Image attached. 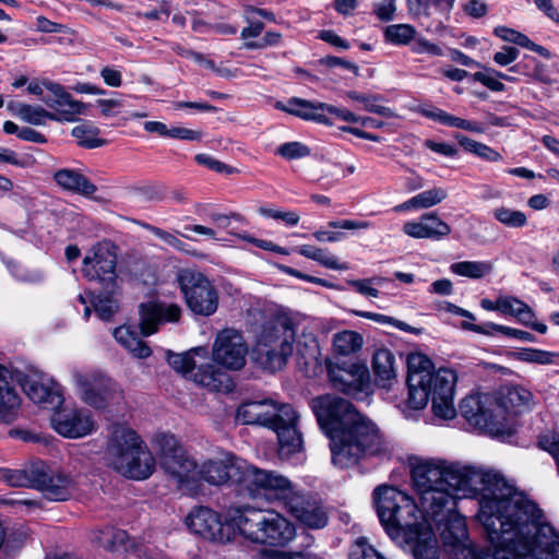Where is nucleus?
<instances>
[{
	"instance_id": "nucleus-1",
	"label": "nucleus",
	"mask_w": 559,
	"mask_h": 559,
	"mask_svg": "<svg viewBox=\"0 0 559 559\" xmlns=\"http://www.w3.org/2000/svg\"><path fill=\"white\" fill-rule=\"evenodd\" d=\"M412 481L421 511L412 497L388 485L373 490V502L385 533L414 559L440 558L438 538L423 513L438 515L476 491L477 519L491 546L486 559H559V533L500 473L427 459L413 465Z\"/></svg>"
},
{
	"instance_id": "nucleus-2",
	"label": "nucleus",
	"mask_w": 559,
	"mask_h": 559,
	"mask_svg": "<svg viewBox=\"0 0 559 559\" xmlns=\"http://www.w3.org/2000/svg\"><path fill=\"white\" fill-rule=\"evenodd\" d=\"M311 408L320 428L330 438L332 463L335 466L348 468L385 450L378 427L349 401L325 394L314 397Z\"/></svg>"
},
{
	"instance_id": "nucleus-3",
	"label": "nucleus",
	"mask_w": 559,
	"mask_h": 559,
	"mask_svg": "<svg viewBox=\"0 0 559 559\" xmlns=\"http://www.w3.org/2000/svg\"><path fill=\"white\" fill-rule=\"evenodd\" d=\"M201 480L215 486L235 484L251 498L263 496L266 486H272V481L278 487L284 484V480L275 478V472L258 468L231 453L198 467V484Z\"/></svg>"
},
{
	"instance_id": "nucleus-4",
	"label": "nucleus",
	"mask_w": 559,
	"mask_h": 559,
	"mask_svg": "<svg viewBox=\"0 0 559 559\" xmlns=\"http://www.w3.org/2000/svg\"><path fill=\"white\" fill-rule=\"evenodd\" d=\"M105 455L109 466L131 479H146L155 469V459L146 444L124 425L111 426Z\"/></svg>"
},
{
	"instance_id": "nucleus-5",
	"label": "nucleus",
	"mask_w": 559,
	"mask_h": 559,
	"mask_svg": "<svg viewBox=\"0 0 559 559\" xmlns=\"http://www.w3.org/2000/svg\"><path fill=\"white\" fill-rule=\"evenodd\" d=\"M275 478L284 480L281 487L273 481L266 486L263 496L267 499H276L284 502L286 510L304 526L311 530H320L326 526L329 515L325 508L317 500L295 492L290 481L275 473Z\"/></svg>"
},
{
	"instance_id": "nucleus-6",
	"label": "nucleus",
	"mask_w": 559,
	"mask_h": 559,
	"mask_svg": "<svg viewBox=\"0 0 559 559\" xmlns=\"http://www.w3.org/2000/svg\"><path fill=\"white\" fill-rule=\"evenodd\" d=\"M71 378L81 401L93 408L104 409L121 397L117 382L99 370L74 367Z\"/></svg>"
},
{
	"instance_id": "nucleus-7",
	"label": "nucleus",
	"mask_w": 559,
	"mask_h": 559,
	"mask_svg": "<svg viewBox=\"0 0 559 559\" xmlns=\"http://www.w3.org/2000/svg\"><path fill=\"white\" fill-rule=\"evenodd\" d=\"M159 451L160 467L176 483L177 487H193L198 484V465L189 457L174 435L159 433L155 437Z\"/></svg>"
},
{
	"instance_id": "nucleus-8",
	"label": "nucleus",
	"mask_w": 559,
	"mask_h": 559,
	"mask_svg": "<svg viewBox=\"0 0 559 559\" xmlns=\"http://www.w3.org/2000/svg\"><path fill=\"white\" fill-rule=\"evenodd\" d=\"M177 282L188 308L194 314L209 317L217 310V290L203 273L183 269L178 272Z\"/></svg>"
},
{
	"instance_id": "nucleus-9",
	"label": "nucleus",
	"mask_w": 559,
	"mask_h": 559,
	"mask_svg": "<svg viewBox=\"0 0 559 559\" xmlns=\"http://www.w3.org/2000/svg\"><path fill=\"white\" fill-rule=\"evenodd\" d=\"M116 264L115 247L109 242H99L83 259L82 273L88 281L97 282L103 290L119 293Z\"/></svg>"
},
{
	"instance_id": "nucleus-10",
	"label": "nucleus",
	"mask_w": 559,
	"mask_h": 559,
	"mask_svg": "<svg viewBox=\"0 0 559 559\" xmlns=\"http://www.w3.org/2000/svg\"><path fill=\"white\" fill-rule=\"evenodd\" d=\"M34 476L33 489L38 490L49 501H67L76 490L74 477L61 469L38 460L37 467L32 472Z\"/></svg>"
},
{
	"instance_id": "nucleus-11",
	"label": "nucleus",
	"mask_w": 559,
	"mask_h": 559,
	"mask_svg": "<svg viewBox=\"0 0 559 559\" xmlns=\"http://www.w3.org/2000/svg\"><path fill=\"white\" fill-rule=\"evenodd\" d=\"M429 386L432 411L442 419H452L456 415L454 391L457 376L449 368H440L425 380Z\"/></svg>"
},
{
	"instance_id": "nucleus-12",
	"label": "nucleus",
	"mask_w": 559,
	"mask_h": 559,
	"mask_svg": "<svg viewBox=\"0 0 559 559\" xmlns=\"http://www.w3.org/2000/svg\"><path fill=\"white\" fill-rule=\"evenodd\" d=\"M20 384L27 397L44 408L57 409L63 404L61 386L48 374L29 371L20 378Z\"/></svg>"
},
{
	"instance_id": "nucleus-13",
	"label": "nucleus",
	"mask_w": 559,
	"mask_h": 559,
	"mask_svg": "<svg viewBox=\"0 0 559 559\" xmlns=\"http://www.w3.org/2000/svg\"><path fill=\"white\" fill-rule=\"evenodd\" d=\"M247 344L242 335L234 329L221 331L213 345V360L229 370H240L246 365Z\"/></svg>"
},
{
	"instance_id": "nucleus-14",
	"label": "nucleus",
	"mask_w": 559,
	"mask_h": 559,
	"mask_svg": "<svg viewBox=\"0 0 559 559\" xmlns=\"http://www.w3.org/2000/svg\"><path fill=\"white\" fill-rule=\"evenodd\" d=\"M533 400L532 393L520 385H508L499 390L493 396L492 406L495 407V420L499 435L508 429L510 416L518 415L530 407Z\"/></svg>"
},
{
	"instance_id": "nucleus-15",
	"label": "nucleus",
	"mask_w": 559,
	"mask_h": 559,
	"mask_svg": "<svg viewBox=\"0 0 559 559\" xmlns=\"http://www.w3.org/2000/svg\"><path fill=\"white\" fill-rule=\"evenodd\" d=\"M329 379L334 389L353 396L366 391L369 385L368 368L360 362L329 364Z\"/></svg>"
},
{
	"instance_id": "nucleus-16",
	"label": "nucleus",
	"mask_w": 559,
	"mask_h": 559,
	"mask_svg": "<svg viewBox=\"0 0 559 559\" xmlns=\"http://www.w3.org/2000/svg\"><path fill=\"white\" fill-rule=\"evenodd\" d=\"M189 530L204 539L225 543L230 539V528L221 515L207 507H197L186 518Z\"/></svg>"
},
{
	"instance_id": "nucleus-17",
	"label": "nucleus",
	"mask_w": 559,
	"mask_h": 559,
	"mask_svg": "<svg viewBox=\"0 0 559 559\" xmlns=\"http://www.w3.org/2000/svg\"><path fill=\"white\" fill-rule=\"evenodd\" d=\"M270 509H257L250 506L231 508L228 520L238 528L239 533L255 544L264 542Z\"/></svg>"
},
{
	"instance_id": "nucleus-18",
	"label": "nucleus",
	"mask_w": 559,
	"mask_h": 559,
	"mask_svg": "<svg viewBox=\"0 0 559 559\" xmlns=\"http://www.w3.org/2000/svg\"><path fill=\"white\" fill-rule=\"evenodd\" d=\"M50 421L52 428L66 438L76 439L91 435L96 424L90 411L84 408H57Z\"/></svg>"
},
{
	"instance_id": "nucleus-19",
	"label": "nucleus",
	"mask_w": 559,
	"mask_h": 559,
	"mask_svg": "<svg viewBox=\"0 0 559 559\" xmlns=\"http://www.w3.org/2000/svg\"><path fill=\"white\" fill-rule=\"evenodd\" d=\"M492 403L493 396L488 394L468 395L461 401L459 409L471 425L491 435H499Z\"/></svg>"
},
{
	"instance_id": "nucleus-20",
	"label": "nucleus",
	"mask_w": 559,
	"mask_h": 559,
	"mask_svg": "<svg viewBox=\"0 0 559 559\" xmlns=\"http://www.w3.org/2000/svg\"><path fill=\"white\" fill-rule=\"evenodd\" d=\"M43 85L50 92V95L43 97V102L55 110L53 121H74L78 115L84 112L86 105L75 100L61 84L46 80Z\"/></svg>"
},
{
	"instance_id": "nucleus-21",
	"label": "nucleus",
	"mask_w": 559,
	"mask_h": 559,
	"mask_svg": "<svg viewBox=\"0 0 559 559\" xmlns=\"http://www.w3.org/2000/svg\"><path fill=\"white\" fill-rule=\"evenodd\" d=\"M297 419L298 416L294 407L289 404H283L278 417L270 427L277 435L282 453L290 454L301 449L302 440L297 430Z\"/></svg>"
},
{
	"instance_id": "nucleus-22",
	"label": "nucleus",
	"mask_w": 559,
	"mask_h": 559,
	"mask_svg": "<svg viewBox=\"0 0 559 559\" xmlns=\"http://www.w3.org/2000/svg\"><path fill=\"white\" fill-rule=\"evenodd\" d=\"M282 405L273 400L248 401L239 405L236 420L243 425L271 427L282 411Z\"/></svg>"
},
{
	"instance_id": "nucleus-23",
	"label": "nucleus",
	"mask_w": 559,
	"mask_h": 559,
	"mask_svg": "<svg viewBox=\"0 0 559 559\" xmlns=\"http://www.w3.org/2000/svg\"><path fill=\"white\" fill-rule=\"evenodd\" d=\"M140 313V329L144 336L155 333L158 324L163 321L175 322L180 318L181 309L178 305L158 304L148 301L141 304L139 307Z\"/></svg>"
},
{
	"instance_id": "nucleus-24",
	"label": "nucleus",
	"mask_w": 559,
	"mask_h": 559,
	"mask_svg": "<svg viewBox=\"0 0 559 559\" xmlns=\"http://www.w3.org/2000/svg\"><path fill=\"white\" fill-rule=\"evenodd\" d=\"M403 231L415 239L440 240L451 234V227L436 212L423 214L418 221L406 222Z\"/></svg>"
},
{
	"instance_id": "nucleus-25",
	"label": "nucleus",
	"mask_w": 559,
	"mask_h": 559,
	"mask_svg": "<svg viewBox=\"0 0 559 559\" xmlns=\"http://www.w3.org/2000/svg\"><path fill=\"white\" fill-rule=\"evenodd\" d=\"M455 508L456 503L453 509L443 510L438 515H426L431 518L439 525L443 523L441 536L444 544L456 548L464 546V543L467 539V527L465 518L456 513Z\"/></svg>"
},
{
	"instance_id": "nucleus-26",
	"label": "nucleus",
	"mask_w": 559,
	"mask_h": 559,
	"mask_svg": "<svg viewBox=\"0 0 559 559\" xmlns=\"http://www.w3.org/2000/svg\"><path fill=\"white\" fill-rule=\"evenodd\" d=\"M286 341L294 347L295 329L294 323L288 319H276L267 321L263 324L262 331L259 334L255 347H281L284 346Z\"/></svg>"
},
{
	"instance_id": "nucleus-27",
	"label": "nucleus",
	"mask_w": 559,
	"mask_h": 559,
	"mask_svg": "<svg viewBox=\"0 0 559 559\" xmlns=\"http://www.w3.org/2000/svg\"><path fill=\"white\" fill-rule=\"evenodd\" d=\"M275 108L304 120H311L323 124H332L330 119L325 116V103L310 102L299 97H290L286 103L276 102Z\"/></svg>"
},
{
	"instance_id": "nucleus-28",
	"label": "nucleus",
	"mask_w": 559,
	"mask_h": 559,
	"mask_svg": "<svg viewBox=\"0 0 559 559\" xmlns=\"http://www.w3.org/2000/svg\"><path fill=\"white\" fill-rule=\"evenodd\" d=\"M21 399L13 384L12 373L0 365V420L13 421L19 413Z\"/></svg>"
},
{
	"instance_id": "nucleus-29",
	"label": "nucleus",
	"mask_w": 559,
	"mask_h": 559,
	"mask_svg": "<svg viewBox=\"0 0 559 559\" xmlns=\"http://www.w3.org/2000/svg\"><path fill=\"white\" fill-rule=\"evenodd\" d=\"M189 378L211 391H230L234 386L229 376L212 364L195 367Z\"/></svg>"
},
{
	"instance_id": "nucleus-30",
	"label": "nucleus",
	"mask_w": 559,
	"mask_h": 559,
	"mask_svg": "<svg viewBox=\"0 0 559 559\" xmlns=\"http://www.w3.org/2000/svg\"><path fill=\"white\" fill-rule=\"evenodd\" d=\"M295 526L283 515L270 510L263 545L285 546L295 537Z\"/></svg>"
},
{
	"instance_id": "nucleus-31",
	"label": "nucleus",
	"mask_w": 559,
	"mask_h": 559,
	"mask_svg": "<svg viewBox=\"0 0 559 559\" xmlns=\"http://www.w3.org/2000/svg\"><path fill=\"white\" fill-rule=\"evenodd\" d=\"M91 542L111 552L127 551L133 546L126 531L111 526L94 530L91 534Z\"/></svg>"
},
{
	"instance_id": "nucleus-32",
	"label": "nucleus",
	"mask_w": 559,
	"mask_h": 559,
	"mask_svg": "<svg viewBox=\"0 0 559 559\" xmlns=\"http://www.w3.org/2000/svg\"><path fill=\"white\" fill-rule=\"evenodd\" d=\"M292 354L293 346L284 341L283 348L255 347L254 359L257 364L264 370L275 372L281 370L287 364V360Z\"/></svg>"
},
{
	"instance_id": "nucleus-33",
	"label": "nucleus",
	"mask_w": 559,
	"mask_h": 559,
	"mask_svg": "<svg viewBox=\"0 0 559 559\" xmlns=\"http://www.w3.org/2000/svg\"><path fill=\"white\" fill-rule=\"evenodd\" d=\"M372 370L379 385L385 388L396 377L395 355L388 348L381 347L372 355Z\"/></svg>"
},
{
	"instance_id": "nucleus-34",
	"label": "nucleus",
	"mask_w": 559,
	"mask_h": 559,
	"mask_svg": "<svg viewBox=\"0 0 559 559\" xmlns=\"http://www.w3.org/2000/svg\"><path fill=\"white\" fill-rule=\"evenodd\" d=\"M418 111L421 116L437 121L443 126L459 128L475 133H483L485 131V128L481 123L450 115L449 112L437 107H420Z\"/></svg>"
},
{
	"instance_id": "nucleus-35",
	"label": "nucleus",
	"mask_w": 559,
	"mask_h": 559,
	"mask_svg": "<svg viewBox=\"0 0 559 559\" xmlns=\"http://www.w3.org/2000/svg\"><path fill=\"white\" fill-rule=\"evenodd\" d=\"M56 182L66 190L90 197L97 190L84 175L73 169H60L55 174Z\"/></svg>"
},
{
	"instance_id": "nucleus-36",
	"label": "nucleus",
	"mask_w": 559,
	"mask_h": 559,
	"mask_svg": "<svg viewBox=\"0 0 559 559\" xmlns=\"http://www.w3.org/2000/svg\"><path fill=\"white\" fill-rule=\"evenodd\" d=\"M114 337L136 358H147L152 354L148 345L130 326L115 329Z\"/></svg>"
},
{
	"instance_id": "nucleus-37",
	"label": "nucleus",
	"mask_w": 559,
	"mask_h": 559,
	"mask_svg": "<svg viewBox=\"0 0 559 559\" xmlns=\"http://www.w3.org/2000/svg\"><path fill=\"white\" fill-rule=\"evenodd\" d=\"M448 198V192L443 188L435 187L432 189L425 190L415 197L408 199L402 204L395 207V211H407L411 209H428L433 205L441 203Z\"/></svg>"
},
{
	"instance_id": "nucleus-38",
	"label": "nucleus",
	"mask_w": 559,
	"mask_h": 559,
	"mask_svg": "<svg viewBox=\"0 0 559 559\" xmlns=\"http://www.w3.org/2000/svg\"><path fill=\"white\" fill-rule=\"evenodd\" d=\"M206 355L207 350L204 347H195L182 354H175L168 350L166 358L169 366L176 372L190 377L191 372L195 369L194 356L206 358Z\"/></svg>"
},
{
	"instance_id": "nucleus-39",
	"label": "nucleus",
	"mask_w": 559,
	"mask_h": 559,
	"mask_svg": "<svg viewBox=\"0 0 559 559\" xmlns=\"http://www.w3.org/2000/svg\"><path fill=\"white\" fill-rule=\"evenodd\" d=\"M362 344V336L355 331L344 330L333 336V350L338 356L355 355L361 349Z\"/></svg>"
},
{
	"instance_id": "nucleus-40",
	"label": "nucleus",
	"mask_w": 559,
	"mask_h": 559,
	"mask_svg": "<svg viewBox=\"0 0 559 559\" xmlns=\"http://www.w3.org/2000/svg\"><path fill=\"white\" fill-rule=\"evenodd\" d=\"M421 376H407L408 397L407 405L413 409H423L431 400L429 386Z\"/></svg>"
},
{
	"instance_id": "nucleus-41",
	"label": "nucleus",
	"mask_w": 559,
	"mask_h": 559,
	"mask_svg": "<svg viewBox=\"0 0 559 559\" xmlns=\"http://www.w3.org/2000/svg\"><path fill=\"white\" fill-rule=\"evenodd\" d=\"M499 312L515 317L521 323L528 325L534 312L524 301L512 296L499 297Z\"/></svg>"
},
{
	"instance_id": "nucleus-42",
	"label": "nucleus",
	"mask_w": 559,
	"mask_h": 559,
	"mask_svg": "<svg viewBox=\"0 0 559 559\" xmlns=\"http://www.w3.org/2000/svg\"><path fill=\"white\" fill-rule=\"evenodd\" d=\"M489 261H461L450 265V271L459 276L479 280L492 272Z\"/></svg>"
},
{
	"instance_id": "nucleus-43",
	"label": "nucleus",
	"mask_w": 559,
	"mask_h": 559,
	"mask_svg": "<svg viewBox=\"0 0 559 559\" xmlns=\"http://www.w3.org/2000/svg\"><path fill=\"white\" fill-rule=\"evenodd\" d=\"M118 293H110L103 290L98 295L90 293L91 302L99 319L109 321L112 316L118 311L119 304L116 295Z\"/></svg>"
},
{
	"instance_id": "nucleus-44",
	"label": "nucleus",
	"mask_w": 559,
	"mask_h": 559,
	"mask_svg": "<svg viewBox=\"0 0 559 559\" xmlns=\"http://www.w3.org/2000/svg\"><path fill=\"white\" fill-rule=\"evenodd\" d=\"M37 467V461L32 462L23 469L0 468V478L11 487L33 488L34 476L32 472Z\"/></svg>"
},
{
	"instance_id": "nucleus-45",
	"label": "nucleus",
	"mask_w": 559,
	"mask_h": 559,
	"mask_svg": "<svg viewBox=\"0 0 559 559\" xmlns=\"http://www.w3.org/2000/svg\"><path fill=\"white\" fill-rule=\"evenodd\" d=\"M99 133V129L90 122L76 126L71 131V134L76 139L78 144L87 148L100 147L107 143L106 140L98 138Z\"/></svg>"
},
{
	"instance_id": "nucleus-46",
	"label": "nucleus",
	"mask_w": 559,
	"mask_h": 559,
	"mask_svg": "<svg viewBox=\"0 0 559 559\" xmlns=\"http://www.w3.org/2000/svg\"><path fill=\"white\" fill-rule=\"evenodd\" d=\"M302 257L317 261L321 265L330 270H346L345 264L338 263L337 259L330 254L325 249L317 248L310 245H302L297 249Z\"/></svg>"
},
{
	"instance_id": "nucleus-47",
	"label": "nucleus",
	"mask_w": 559,
	"mask_h": 559,
	"mask_svg": "<svg viewBox=\"0 0 559 559\" xmlns=\"http://www.w3.org/2000/svg\"><path fill=\"white\" fill-rule=\"evenodd\" d=\"M14 114L21 120L35 126H43L47 119L51 120L56 118L52 116L51 111H47L40 106H32L23 103L15 105Z\"/></svg>"
},
{
	"instance_id": "nucleus-48",
	"label": "nucleus",
	"mask_w": 559,
	"mask_h": 559,
	"mask_svg": "<svg viewBox=\"0 0 559 559\" xmlns=\"http://www.w3.org/2000/svg\"><path fill=\"white\" fill-rule=\"evenodd\" d=\"M455 139L466 152L473 153L485 160L498 162L502 158L501 154L495 151L493 148L489 147L484 143L477 142L471 138H467L463 134H456Z\"/></svg>"
},
{
	"instance_id": "nucleus-49",
	"label": "nucleus",
	"mask_w": 559,
	"mask_h": 559,
	"mask_svg": "<svg viewBox=\"0 0 559 559\" xmlns=\"http://www.w3.org/2000/svg\"><path fill=\"white\" fill-rule=\"evenodd\" d=\"M492 216L499 223L510 228H521L527 224V217L524 212L506 206L493 209Z\"/></svg>"
},
{
	"instance_id": "nucleus-50",
	"label": "nucleus",
	"mask_w": 559,
	"mask_h": 559,
	"mask_svg": "<svg viewBox=\"0 0 559 559\" xmlns=\"http://www.w3.org/2000/svg\"><path fill=\"white\" fill-rule=\"evenodd\" d=\"M416 29L409 24H393L384 29V38L394 45H407L415 39Z\"/></svg>"
},
{
	"instance_id": "nucleus-51",
	"label": "nucleus",
	"mask_w": 559,
	"mask_h": 559,
	"mask_svg": "<svg viewBox=\"0 0 559 559\" xmlns=\"http://www.w3.org/2000/svg\"><path fill=\"white\" fill-rule=\"evenodd\" d=\"M347 96L353 100L362 103L364 108L369 112L377 114L385 118L395 117V114L391 108L376 104V102L380 99V96H368L355 91H349Z\"/></svg>"
},
{
	"instance_id": "nucleus-52",
	"label": "nucleus",
	"mask_w": 559,
	"mask_h": 559,
	"mask_svg": "<svg viewBox=\"0 0 559 559\" xmlns=\"http://www.w3.org/2000/svg\"><path fill=\"white\" fill-rule=\"evenodd\" d=\"M455 0H409V11L416 15H428V9L432 4L438 11L448 14L454 4Z\"/></svg>"
},
{
	"instance_id": "nucleus-53",
	"label": "nucleus",
	"mask_w": 559,
	"mask_h": 559,
	"mask_svg": "<svg viewBox=\"0 0 559 559\" xmlns=\"http://www.w3.org/2000/svg\"><path fill=\"white\" fill-rule=\"evenodd\" d=\"M432 361L424 354L413 353L407 356V376L415 373L428 378L432 373Z\"/></svg>"
},
{
	"instance_id": "nucleus-54",
	"label": "nucleus",
	"mask_w": 559,
	"mask_h": 559,
	"mask_svg": "<svg viewBox=\"0 0 559 559\" xmlns=\"http://www.w3.org/2000/svg\"><path fill=\"white\" fill-rule=\"evenodd\" d=\"M514 356L521 361L548 365L554 361L556 354L537 348H523L514 353Z\"/></svg>"
},
{
	"instance_id": "nucleus-55",
	"label": "nucleus",
	"mask_w": 559,
	"mask_h": 559,
	"mask_svg": "<svg viewBox=\"0 0 559 559\" xmlns=\"http://www.w3.org/2000/svg\"><path fill=\"white\" fill-rule=\"evenodd\" d=\"M483 68L484 71L475 72L472 75L473 80L481 83L492 92H503L506 90V85L500 81L501 79L497 76L499 71L491 68Z\"/></svg>"
},
{
	"instance_id": "nucleus-56",
	"label": "nucleus",
	"mask_w": 559,
	"mask_h": 559,
	"mask_svg": "<svg viewBox=\"0 0 559 559\" xmlns=\"http://www.w3.org/2000/svg\"><path fill=\"white\" fill-rule=\"evenodd\" d=\"M276 153L285 159H299L310 155V148L300 142H286L276 148Z\"/></svg>"
},
{
	"instance_id": "nucleus-57",
	"label": "nucleus",
	"mask_w": 559,
	"mask_h": 559,
	"mask_svg": "<svg viewBox=\"0 0 559 559\" xmlns=\"http://www.w3.org/2000/svg\"><path fill=\"white\" fill-rule=\"evenodd\" d=\"M350 559H385L372 546L368 545L366 540L359 539L350 550Z\"/></svg>"
},
{
	"instance_id": "nucleus-58",
	"label": "nucleus",
	"mask_w": 559,
	"mask_h": 559,
	"mask_svg": "<svg viewBox=\"0 0 559 559\" xmlns=\"http://www.w3.org/2000/svg\"><path fill=\"white\" fill-rule=\"evenodd\" d=\"M487 326L493 331L500 332L501 334L510 337H514L520 341L524 342H535V336L531 334L530 332L495 324V323H487Z\"/></svg>"
},
{
	"instance_id": "nucleus-59",
	"label": "nucleus",
	"mask_w": 559,
	"mask_h": 559,
	"mask_svg": "<svg viewBox=\"0 0 559 559\" xmlns=\"http://www.w3.org/2000/svg\"><path fill=\"white\" fill-rule=\"evenodd\" d=\"M143 226H144V228L150 230L154 236H156L157 238L163 240L166 245H168L175 249H178V250L183 249V242L179 238H177L175 235H173L162 228L150 225V224H144Z\"/></svg>"
},
{
	"instance_id": "nucleus-60",
	"label": "nucleus",
	"mask_w": 559,
	"mask_h": 559,
	"mask_svg": "<svg viewBox=\"0 0 559 559\" xmlns=\"http://www.w3.org/2000/svg\"><path fill=\"white\" fill-rule=\"evenodd\" d=\"M412 51L415 53H427L429 56H442L443 50L437 44L427 40L424 37L415 38L412 46Z\"/></svg>"
},
{
	"instance_id": "nucleus-61",
	"label": "nucleus",
	"mask_w": 559,
	"mask_h": 559,
	"mask_svg": "<svg viewBox=\"0 0 559 559\" xmlns=\"http://www.w3.org/2000/svg\"><path fill=\"white\" fill-rule=\"evenodd\" d=\"M520 55L518 48L513 46H502L501 50L497 51L492 59L500 67H507L513 63Z\"/></svg>"
},
{
	"instance_id": "nucleus-62",
	"label": "nucleus",
	"mask_w": 559,
	"mask_h": 559,
	"mask_svg": "<svg viewBox=\"0 0 559 559\" xmlns=\"http://www.w3.org/2000/svg\"><path fill=\"white\" fill-rule=\"evenodd\" d=\"M281 40V34L269 32L258 40L247 41L245 46L249 49H263L269 46H276Z\"/></svg>"
},
{
	"instance_id": "nucleus-63",
	"label": "nucleus",
	"mask_w": 559,
	"mask_h": 559,
	"mask_svg": "<svg viewBox=\"0 0 559 559\" xmlns=\"http://www.w3.org/2000/svg\"><path fill=\"white\" fill-rule=\"evenodd\" d=\"M424 145L427 148L431 150L432 152L440 154L442 156L453 157V156L457 155V150L453 145L445 143V142H436L433 140H426L424 142Z\"/></svg>"
},
{
	"instance_id": "nucleus-64",
	"label": "nucleus",
	"mask_w": 559,
	"mask_h": 559,
	"mask_svg": "<svg viewBox=\"0 0 559 559\" xmlns=\"http://www.w3.org/2000/svg\"><path fill=\"white\" fill-rule=\"evenodd\" d=\"M167 136L180 140L199 141L201 140V132L182 127H175L168 129Z\"/></svg>"
}]
</instances>
